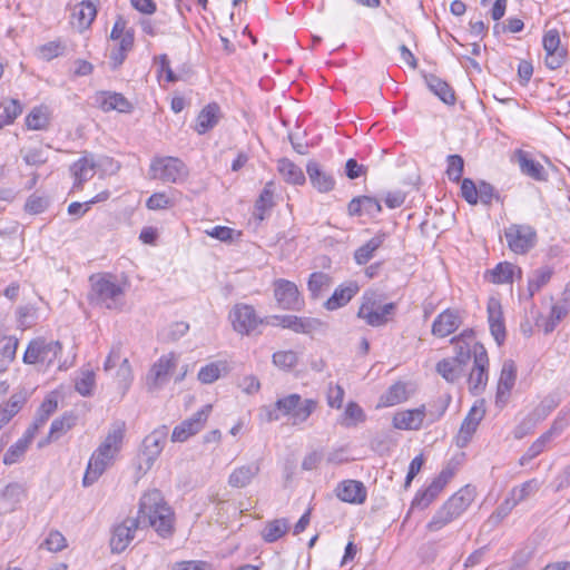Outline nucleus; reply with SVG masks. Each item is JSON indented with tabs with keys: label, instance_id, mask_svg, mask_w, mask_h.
Wrapping results in <instances>:
<instances>
[{
	"label": "nucleus",
	"instance_id": "f257e3e1",
	"mask_svg": "<svg viewBox=\"0 0 570 570\" xmlns=\"http://www.w3.org/2000/svg\"><path fill=\"white\" fill-rule=\"evenodd\" d=\"M140 524L153 527L163 537L171 534L173 512L159 490L153 489L144 493L139 502L138 517L127 518L114 528L110 539L111 551H125Z\"/></svg>",
	"mask_w": 570,
	"mask_h": 570
},
{
	"label": "nucleus",
	"instance_id": "f03ea898",
	"mask_svg": "<svg viewBox=\"0 0 570 570\" xmlns=\"http://www.w3.org/2000/svg\"><path fill=\"white\" fill-rule=\"evenodd\" d=\"M125 438V423L117 422L109 430L105 440L91 454L83 479V487L94 484L106 471V469L114 462L117 454L121 450L122 441Z\"/></svg>",
	"mask_w": 570,
	"mask_h": 570
},
{
	"label": "nucleus",
	"instance_id": "7ed1b4c3",
	"mask_svg": "<svg viewBox=\"0 0 570 570\" xmlns=\"http://www.w3.org/2000/svg\"><path fill=\"white\" fill-rule=\"evenodd\" d=\"M89 283L88 301L91 305L112 311H120L125 306L126 288L112 274H92Z\"/></svg>",
	"mask_w": 570,
	"mask_h": 570
},
{
	"label": "nucleus",
	"instance_id": "20e7f679",
	"mask_svg": "<svg viewBox=\"0 0 570 570\" xmlns=\"http://www.w3.org/2000/svg\"><path fill=\"white\" fill-rule=\"evenodd\" d=\"M474 500V491L464 487L450 497L428 522L426 529L436 532L460 518Z\"/></svg>",
	"mask_w": 570,
	"mask_h": 570
},
{
	"label": "nucleus",
	"instance_id": "39448f33",
	"mask_svg": "<svg viewBox=\"0 0 570 570\" xmlns=\"http://www.w3.org/2000/svg\"><path fill=\"white\" fill-rule=\"evenodd\" d=\"M316 407L317 401L303 399L299 394L293 393L275 402V409L268 412L267 420L277 421L279 411L283 415L288 416L292 425H298L306 422Z\"/></svg>",
	"mask_w": 570,
	"mask_h": 570
},
{
	"label": "nucleus",
	"instance_id": "423d86ee",
	"mask_svg": "<svg viewBox=\"0 0 570 570\" xmlns=\"http://www.w3.org/2000/svg\"><path fill=\"white\" fill-rule=\"evenodd\" d=\"M62 353L60 341L50 340L45 336H37L27 345L22 362L27 365H38L49 368Z\"/></svg>",
	"mask_w": 570,
	"mask_h": 570
},
{
	"label": "nucleus",
	"instance_id": "0eeeda50",
	"mask_svg": "<svg viewBox=\"0 0 570 570\" xmlns=\"http://www.w3.org/2000/svg\"><path fill=\"white\" fill-rule=\"evenodd\" d=\"M149 174L153 179L176 184L184 180L188 173L185 164L180 159L163 156L155 157L151 160Z\"/></svg>",
	"mask_w": 570,
	"mask_h": 570
},
{
	"label": "nucleus",
	"instance_id": "6e6552de",
	"mask_svg": "<svg viewBox=\"0 0 570 570\" xmlns=\"http://www.w3.org/2000/svg\"><path fill=\"white\" fill-rule=\"evenodd\" d=\"M508 247L515 254L523 255L537 244V232L530 225L512 224L504 230Z\"/></svg>",
	"mask_w": 570,
	"mask_h": 570
},
{
	"label": "nucleus",
	"instance_id": "1a4fd4ad",
	"mask_svg": "<svg viewBox=\"0 0 570 570\" xmlns=\"http://www.w3.org/2000/svg\"><path fill=\"white\" fill-rule=\"evenodd\" d=\"M168 436L166 425L155 429L142 441V450L140 454L139 470H149L157 458L160 455Z\"/></svg>",
	"mask_w": 570,
	"mask_h": 570
},
{
	"label": "nucleus",
	"instance_id": "9d476101",
	"mask_svg": "<svg viewBox=\"0 0 570 570\" xmlns=\"http://www.w3.org/2000/svg\"><path fill=\"white\" fill-rule=\"evenodd\" d=\"M489 357L485 347L473 343V367L469 375V387L473 394L481 393L488 383Z\"/></svg>",
	"mask_w": 570,
	"mask_h": 570
},
{
	"label": "nucleus",
	"instance_id": "9b49d317",
	"mask_svg": "<svg viewBox=\"0 0 570 570\" xmlns=\"http://www.w3.org/2000/svg\"><path fill=\"white\" fill-rule=\"evenodd\" d=\"M274 296L281 308L299 311L304 306V299L295 283L278 278L274 282Z\"/></svg>",
	"mask_w": 570,
	"mask_h": 570
},
{
	"label": "nucleus",
	"instance_id": "f8f14e48",
	"mask_svg": "<svg viewBox=\"0 0 570 570\" xmlns=\"http://www.w3.org/2000/svg\"><path fill=\"white\" fill-rule=\"evenodd\" d=\"M484 402H475L468 412L466 416L464 417L460 426V430L455 436V444L459 448L463 449L471 442L472 436L476 432L480 422L484 419Z\"/></svg>",
	"mask_w": 570,
	"mask_h": 570
},
{
	"label": "nucleus",
	"instance_id": "ddd939ff",
	"mask_svg": "<svg viewBox=\"0 0 570 570\" xmlns=\"http://www.w3.org/2000/svg\"><path fill=\"white\" fill-rule=\"evenodd\" d=\"M212 405H204L199 411L194 413L191 417L183 421L174 428L171 433L173 442H185L190 436L198 433L205 425L210 413Z\"/></svg>",
	"mask_w": 570,
	"mask_h": 570
},
{
	"label": "nucleus",
	"instance_id": "4468645a",
	"mask_svg": "<svg viewBox=\"0 0 570 570\" xmlns=\"http://www.w3.org/2000/svg\"><path fill=\"white\" fill-rule=\"evenodd\" d=\"M229 317L233 328L243 335H249L262 323L254 307L247 304L235 305Z\"/></svg>",
	"mask_w": 570,
	"mask_h": 570
},
{
	"label": "nucleus",
	"instance_id": "2eb2a0df",
	"mask_svg": "<svg viewBox=\"0 0 570 570\" xmlns=\"http://www.w3.org/2000/svg\"><path fill=\"white\" fill-rule=\"evenodd\" d=\"M566 426L562 420H556L551 428L540 435L519 459L520 465L528 464L531 460L540 455L547 448V445L558 435L561 434Z\"/></svg>",
	"mask_w": 570,
	"mask_h": 570
},
{
	"label": "nucleus",
	"instance_id": "dca6fc26",
	"mask_svg": "<svg viewBox=\"0 0 570 570\" xmlns=\"http://www.w3.org/2000/svg\"><path fill=\"white\" fill-rule=\"evenodd\" d=\"M273 320L283 328H288L301 334H312L322 330L324 326V323L318 318L299 317L296 315H275Z\"/></svg>",
	"mask_w": 570,
	"mask_h": 570
},
{
	"label": "nucleus",
	"instance_id": "f3484780",
	"mask_svg": "<svg viewBox=\"0 0 570 570\" xmlns=\"http://www.w3.org/2000/svg\"><path fill=\"white\" fill-rule=\"evenodd\" d=\"M177 363L174 353L165 354L151 366L147 375V386L150 391L158 389L168 381L169 372Z\"/></svg>",
	"mask_w": 570,
	"mask_h": 570
},
{
	"label": "nucleus",
	"instance_id": "a211bd4d",
	"mask_svg": "<svg viewBox=\"0 0 570 570\" xmlns=\"http://www.w3.org/2000/svg\"><path fill=\"white\" fill-rule=\"evenodd\" d=\"M487 311L490 332L498 345H501L505 340L507 333L502 305L500 301L495 297H490L488 301Z\"/></svg>",
	"mask_w": 570,
	"mask_h": 570
},
{
	"label": "nucleus",
	"instance_id": "6ab92c4d",
	"mask_svg": "<svg viewBox=\"0 0 570 570\" xmlns=\"http://www.w3.org/2000/svg\"><path fill=\"white\" fill-rule=\"evenodd\" d=\"M451 473H448L445 470H443L438 478H435L429 487L423 490L419 491L413 501V507H419L421 509L428 508L433 500L441 493L445 484L448 483V480L450 478Z\"/></svg>",
	"mask_w": 570,
	"mask_h": 570
},
{
	"label": "nucleus",
	"instance_id": "aec40b11",
	"mask_svg": "<svg viewBox=\"0 0 570 570\" xmlns=\"http://www.w3.org/2000/svg\"><path fill=\"white\" fill-rule=\"evenodd\" d=\"M336 497L347 503L361 504L366 500V488L361 481L345 480L336 487Z\"/></svg>",
	"mask_w": 570,
	"mask_h": 570
},
{
	"label": "nucleus",
	"instance_id": "412c9836",
	"mask_svg": "<svg viewBox=\"0 0 570 570\" xmlns=\"http://www.w3.org/2000/svg\"><path fill=\"white\" fill-rule=\"evenodd\" d=\"M461 325V317L455 309L448 308L440 313L432 324V334L445 337L454 333Z\"/></svg>",
	"mask_w": 570,
	"mask_h": 570
},
{
	"label": "nucleus",
	"instance_id": "4be33fe9",
	"mask_svg": "<svg viewBox=\"0 0 570 570\" xmlns=\"http://www.w3.org/2000/svg\"><path fill=\"white\" fill-rule=\"evenodd\" d=\"M306 173L312 186L320 193H328L334 189V177L330 173L323 170L318 163L309 160L306 165Z\"/></svg>",
	"mask_w": 570,
	"mask_h": 570
},
{
	"label": "nucleus",
	"instance_id": "5701e85b",
	"mask_svg": "<svg viewBox=\"0 0 570 570\" xmlns=\"http://www.w3.org/2000/svg\"><path fill=\"white\" fill-rule=\"evenodd\" d=\"M517 379V366L512 360L504 361L498 382L497 389V403H504L514 386Z\"/></svg>",
	"mask_w": 570,
	"mask_h": 570
},
{
	"label": "nucleus",
	"instance_id": "b1692460",
	"mask_svg": "<svg viewBox=\"0 0 570 570\" xmlns=\"http://www.w3.org/2000/svg\"><path fill=\"white\" fill-rule=\"evenodd\" d=\"M98 107L105 111L117 110L119 112H129L132 108L128 99L118 92L101 91L96 96Z\"/></svg>",
	"mask_w": 570,
	"mask_h": 570
},
{
	"label": "nucleus",
	"instance_id": "393cba45",
	"mask_svg": "<svg viewBox=\"0 0 570 570\" xmlns=\"http://www.w3.org/2000/svg\"><path fill=\"white\" fill-rule=\"evenodd\" d=\"M425 417L424 406L397 412L393 416V426L399 430H419Z\"/></svg>",
	"mask_w": 570,
	"mask_h": 570
},
{
	"label": "nucleus",
	"instance_id": "a878e982",
	"mask_svg": "<svg viewBox=\"0 0 570 570\" xmlns=\"http://www.w3.org/2000/svg\"><path fill=\"white\" fill-rule=\"evenodd\" d=\"M389 238L386 232H377L371 239L354 252V261L357 265L367 264L375 255V252L383 246Z\"/></svg>",
	"mask_w": 570,
	"mask_h": 570
},
{
	"label": "nucleus",
	"instance_id": "bb28decb",
	"mask_svg": "<svg viewBox=\"0 0 570 570\" xmlns=\"http://www.w3.org/2000/svg\"><path fill=\"white\" fill-rule=\"evenodd\" d=\"M473 338L474 333L472 330H469L451 340L455 351V355L451 358L455 360L461 366L466 365L473 354V345L471 346Z\"/></svg>",
	"mask_w": 570,
	"mask_h": 570
},
{
	"label": "nucleus",
	"instance_id": "cd10ccee",
	"mask_svg": "<svg viewBox=\"0 0 570 570\" xmlns=\"http://www.w3.org/2000/svg\"><path fill=\"white\" fill-rule=\"evenodd\" d=\"M220 118V107L216 102L208 104L198 114L194 129L199 135H205L218 124Z\"/></svg>",
	"mask_w": 570,
	"mask_h": 570
},
{
	"label": "nucleus",
	"instance_id": "c85d7f7f",
	"mask_svg": "<svg viewBox=\"0 0 570 570\" xmlns=\"http://www.w3.org/2000/svg\"><path fill=\"white\" fill-rule=\"evenodd\" d=\"M97 16L96 6L91 1H81L72 9L71 24L78 30L88 29Z\"/></svg>",
	"mask_w": 570,
	"mask_h": 570
},
{
	"label": "nucleus",
	"instance_id": "c756f323",
	"mask_svg": "<svg viewBox=\"0 0 570 570\" xmlns=\"http://www.w3.org/2000/svg\"><path fill=\"white\" fill-rule=\"evenodd\" d=\"M358 285L355 282H350L344 285H340L332 296L324 303V307L327 311H335L345 306L351 299L357 294Z\"/></svg>",
	"mask_w": 570,
	"mask_h": 570
},
{
	"label": "nucleus",
	"instance_id": "7c9ffc66",
	"mask_svg": "<svg viewBox=\"0 0 570 570\" xmlns=\"http://www.w3.org/2000/svg\"><path fill=\"white\" fill-rule=\"evenodd\" d=\"M261 466L258 462L238 466L233 470L228 478V484L232 488L242 489L247 487L253 479L259 473Z\"/></svg>",
	"mask_w": 570,
	"mask_h": 570
},
{
	"label": "nucleus",
	"instance_id": "2f4dec72",
	"mask_svg": "<svg viewBox=\"0 0 570 570\" xmlns=\"http://www.w3.org/2000/svg\"><path fill=\"white\" fill-rule=\"evenodd\" d=\"M517 157L520 170L523 175L538 181H546L548 179V173L544 167L539 161L531 158L528 153L519 150Z\"/></svg>",
	"mask_w": 570,
	"mask_h": 570
},
{
	"label": "nucleus",
	"instance_id": "473e14b6",
	"mask_svg": "<svg viewBox=\"0 0 570 570\" xmlns=\"http://www.w3.org/2000/svg\"><path fill=\"white\" fill-rule=\"evenodd\" d=\"M96 164L92 158L82 157L70 167L75 178L73 189H81L83 184L91 179L95 175Z\"/></svg>",
	"mask_w": 570,
	"mask_h": 570
},
{
	"label": "nucleus",
	"instance_id": "72a5a7b5",
	"mask_svg": "<svg viewBox=\"0 0 570 570\" xmlns=\"http://www.w3.org/2000/svg\"><path fill=\"white\" fill-rule=\"evenodd\" d=\"M28 400L24 391L11 395L8 402L0 405V430L17 415Z\"/></svg>",
	"mask_w": 570,
	"mask_h": 570
},
{
	"label": "nucleus",
	"instance_id": "f704fd0d",
	"mask_svg": "<svg viewBox=\"0 0 570 570\" xmlns=\"http://www.w3.org/2000/svg\"><path fill=\"white\" fill-rule=\"evenodd\" d=\"M424 81L428 88L438 96L444 104L454 105L455 104V94L451 86L439 78L435 75H424Z\"/></svg>",
	"mask_w": 570,
	"mask_h": 570
},
{
	"label": "nucleus",
	"instance_id": "c9c22d12",
	"mask_svg": "<svg viewBox=\"0 0 570 570\" xmlns=\"http://www.w3.org/2000/svg\"><path fill=\"white\" fill-rule=\"evenodd\" d=\"M277 170L288 184L303 185L305 183V175L301 167L288 158H282L277 161Z\"/></svg>",
	"mask_w": 570,
	"mask_h": 570
},
{
	"label": "nucleus",
	"instance_id": "e433bc0d",
	"mask_svg": "<svg viewBox=\"0 0 570 570\" xmlns=\"http://www.w3.org/2000/svg\"><path fill=\"white\" fill-rule=\"evenodd\" d=\"M515 271L519 276L521 275V269L514 266L509 262L499 263L493 269L489 271V279L494 284H507L513 281V276Z\"/></svg>",
	"mask_w": 570,
	"mask_h": 570
},
{
	"label": "nucleus",
	"instance_id": "4c0bfd02",
	"mask_svg": "<svg viewBox=\"0 0 570 570\" xmlns=\"http://www.w3.org/2000/svg\"><path fill=\"white\" fill-rule=\"evenodd\" d=\"M76 421L77 416L71 412L65 413L62 416L53 420L50 426L48 441L58 440L76 425Z\"/></svg>",
	"mask_w": 570,
	"mask_h": 570
},
{
	"label": "nucleus",
	"instance_id": "58836bf2",
	"mask_svg": "<svg viewBox=\"0 0 570 570\" xmlns=\"http://www.w3.org/2000/svg\"><path fill=\"white\" fill-rule=\"evenodd\" d=\"M540 487L541 483L537 479H531L520 485L513 487L508 495L514 501L515 504H519L531 495L535 494Z\"/></svg>",
	"mask_w": 570,
	"mask_h": 570
},
{
	"label": "nucleus",
	"instance_id": "ea45409f",
	"mask_svg": "<svg viewBox=\"0 0 570 570\" xmlns=\"http://www.w3.org/2000/svg\"><path fill=\"white\" fill-rule=\"evenodd\" d=\"M396 309L395 303H387L381 305L375 312H367L366 318L364 320L367 325L373 327H379L385 325L390 317L394 314Z\"/></svg>",
	"mask_w": 570,
	"mask_h": 570
},
{
	"label": "nucleus",
	"instance_id": "a19ab883",
	"mask_svg": "<svg viewBox=\"0 0 570 570\" xmlns=\"http://www.w3.org/2000/svg\"><path fill=\"white\" fill-rule=\"evenodd\" d=\"M289 529L288 521L286 519H275L266 523L262 537L268 542H275L287 533Z\"/></svg>",
	"mask_w": 570,
	"mask_h": 570
},
{
	"label": "nucleus",
	"instance_id": "79ce46f5",
	"mask_svg": "<svg viewBox=\"0 0 570 570\" xmlns=\"http://www.w3.org/2000/svg\"><path fill=\"white\" fill-rule=\"evenodd\" d=\"M436 372L448 382L453 383L458 381L462 373L463 366L455 362V360L443 358L436 364Z\"/></svg>",
	"mask_w": 570,
	"mask_h": 570
},
{
	"label": "nucleus",
	"instance_id": "37998d69",
	"mask_svg": "<svg viewBox=\"0 0 570 570\" xmlns=\"http://www.w3.org/2000/svg\"><path fill=\"white\" fill-rule=\"evenodd\" d=\"M26 126L31 130H45L49 126V112L46 107H35L26 117Z\"/></svg>",
	"mask_w": 570,
	"mask_h": 570
},
{
	"label": "nucleus",
	"instance_id": "c03bdc74",
	"mask_svg": "<svg viewBox=\"0 0 570 570\" xmlns=\"http://www.w3.org/2000/svg\"><path fill=\"white\" fill-rule=\"evenodd\" d=\"M331 277L323 272H314L309 275L307 287L312 298L316 299L324 289L331 286Z\"/></svg>",
	"mask_w": 570,
	"mask_h": 570
},
{
	"label": "nucleus",
	"instance_id": "a18cd8bd",
	"mask_svg": "<svg viewBox=\"0 0 570 570\" xmlns=\"http://www.w3.org/2000/svg\"><path fill=\"white\" fill-rule=\"evenodd\" d=\"M551 276L552 271L549 267L535 269L528 281L529 297H533L537 292L548 284Z\"/></svg>",
	"mask_w": 570,
	"mask_h": 570
},
{
	"label": "nucleus",
	"instance_id": "49530a36",
	"mask_svg": "<svg viewBox=\"0 0 570 570\" xmlns=\"http://www.w3.org/2000/svg\"><path fill=\"white\" fill-rule=\"evenodd\" d=\"M407 397L406 387L403 383H395L381 396V404L384 406H393Z\"/></svg>",
	"mask_w": 570,
	"mask_h": 570
},
{
	"label": "nucleus",
	"instance_id": "de8ad7c7",
	"mask_svg": "<svg viewBox=\"0 0 570 570\" xmlns=\"http://www.w3.org/2000/svg\"><path fill=\"white\" fill-rule=\"evenodd\" d=\"M37 51L42 60L50 61L65 55L66 45L61 40H53L41 45Z\"/></svg>",
	"mask_w": 570,
	"mask_h": 570
},
{
	"label": "nucleus",
	"instance_id": "09e8293b",
	"mask_svg": "<svg viewBox=\"0 0 570 570\" xmlns=\"http://www.w3.org/2000/svg\"><path fill=\"white\" fill-rule=\"evenodd\" d=\"M224 362H213L203 366L198 372V380L203 384H212L220 377L222 371L225 370Z\"/></svg>",
	"mask_w": 570,
	"mask_h": 570
},
{
	"label": "nucleus",
	"instance_id": "8fccbe9b",
	"mask_svg": "<svg viewBox=\"0 0 570 570\" xmlns=\"http://www.w3.org/2000/svg\"><path fill=\"white\" fill-rule=\"evenodd\" d=\"M272 185H273L272 183H268V184L265 185V187L262 190L258 199L255 203L256 216L261 220L264 219L265 212L271 209L273 207V205H274V203H273L274 194H273V190H272Z\"/></svg>",
	"mask_w": 570,
	"mask_h": 570
},
{
	"label": "nucleus",
	"instance_id": "3c124183",
	"mask_svg": "<svg viewBox=\"0 0 570 570\" xmlns=\"http://www.w3.org/2000/svg\"><path fill=\"white\" fill-rule=\"evenodd\" d=\"M206 234L227 244L238 240L242 236L240 230H236L227 226H215L212 229L206 230Z\"/></svg>",
	"mask_w": 570,
	"mask_h": 570
},
{
	"label": "nucleus",
	"instance_id": "603ef678",
	"mask_svg": "<svg viewBox=\"0 0 570 570\" xmlns=\"http://www.w3.org/2000/svg\"><path fill=\"white\" fill-rule=\"evenodd\" d=\"M446 175L451 181L459 183L463 175L464 160L460 155H449L446 158Z\"/></svg>",
	"mask_w": 570,
	"mask_h": 570
},
{
	"label": "nucleus",
	"instance_id": "864d4df0",
	"mask_svg": "<svg viewBox=\"0 0 570 570\" xmlns=\"http://www.w3.org/2000/svg\"><path fill=\"white\" fill-rule=\"evenodd\" d=\"M364 420L365 414L362 407L355 402L347 403L342 424L350 428L363 422Z\"/></svg>",
	"mask_w": 570,
	"mask_h": 570
},
{
	"label": "nucleus",
	"instance_id": "5fc2aeb1",
	"mask_svg": "<svg viewBox=\"0 0 570 570\" xmlns=\"http://www.w3.org/2000/svg\"><path fill=\"white\" fill-rule=\"evenodd\" d=\"M569 309L566 304H554L551 307L550 316L544 324V333H551L554 331L559 322H561L568 314Z\"/></svg>",
	"mask_w": 570,
	"mask_h": 570
},
{
	"label": "nucleus",
	"instance_id": "6e6d98bb",
	"mask_svg": "<svg viewBox=\"0 0 570 570\" xmlns=\"http://www.w3.org/2000/svg\"><path fill=\"white\" fill-rule=\"evenodd\" d=\"M41 547L50 552H59L67 548V540L60 531L51 530Z\"/></svg>",
	"mask_w": 570,
	"mask_h": 570
},
{
	"label": "nucleus",
	"instance_id": "4d7b16f0",
	"mask_svg": "<svg viewBox=\"0 0 570 570\" xmlns=\"http://www.w3.org/2000/svg\"><path fill=\"white\" fill-rule=\"evenodd\" d=\"M298 362V356L294 351H278L273 354V363L283 370L293 368Z\"/></svg>",
	"mask_w": 570,
	"mask_h": 570
},
{
	"label": "nucleus",
	"instance_id": "13d9d810",
	"mask_svg": "<svg viewBox=\"0 0 570 570\" xmlns=\"http://www.w3.org/2000/svg\"><path fill=\"white\" fill-rule=\"evenodd\" d=\"M2 114L12 124L22 112V105L18 99L4 98L0 102Z\"/></svg>",
	"mask_w": 570,
	"mask_h": 570
},
{
	"label": "nucleus",
	"instance_id": "bf43d9fd",
	"mask_svg": "<svg viewBox=\"0 0 570 570\" xmlns=\"http://www.w3.org/2000/svg\"><path fill=\"white\" fill-rule=\"evenodd\" d=\"M28 448H29V444H27L24 440L19 439L6 452V454L3 456V463L6 465L14 464L26 453Z\"/></svg>",
	"mask_w": 570,
	"mask_h": 570
},
{
	"label": "nucleus",
	"instance_id": "052dcab7",
	"mask_svg": "<svg viewBox=\"0 0 570 570\" xmlns=\"http://www.w3.org/2000/svg\"><path fill=\"white\" fill-rule=\"evenodd\" d=\"M58 402L55 397H46L37 412L35 422L43 426L49 416L56 412Z\"/></svg>",
	"mask_w": 570,
	"mask_h": 570
},
{
	"label": "nucleus",
	"instance_id": "680f3d73",
	"mask_svg": "<svg viewBox=\"0 0 570 570\" xmlns=\"http://www.w3.org/2000/svg\"><path fill=\"white\" fill-rule=\"evenodd\" d=\"M49 206V199L45 196L32 194L24 204V210L31 215L43 213Z\"/></svg>",
	"mask_w": 570,
	"mask_h": 570
},
{
	"label": "nucleus",
	"instance_id": "e2e57ef3",
	"mask_svg": "<svg viewBox=\"0 0 570 570\" xmlns=\"http://www.w3.org/2000/svg\"><path fill=\"white\" fill-rule=\"evenodd\" d=\"M95 387V374L91 371H86L77 379L75 389L82 396L92 394Z\"/></svg>",
	"mask_w": 570,
	"mask_h": 570
},
{
	"label": "nucleus",
	"instance_id": "0e129e2a",
	"mask_svg": "<svg viewBox=\"0 0 570 570\" xmlns=\"http://www.w3.org/2000/svg\"><path fill=\"white\" fill-rule=\"evenodd\" d=\"M381 306L377 295L374 292H366L363 295V302L358 308L357 316L362 320L366 318L367 312H375Z\"/></svg>",
	"mask_w": 570,
	"mask_h": 570
},
{
	"label": "nucleus",
	"instance_id": "69168bd1",
	"mask_svg": "<svg viewBox=\"0 0 570 570\" xmlns=\"http://www.w3.org/2000/svg\"><path fill=\"white\" fill-rule=\"evenodd\" d=\"M493 199L499 200L500 195L490 183L481 180L478 185V202L480 200L484 205H490Z\"/></svg>",
	"mask_w": 570,
	"mask_h": 570
},
{
	"label": "nucleus",
	"instance_id": "338daca9",
	"mask_svg": "<svg viewBox=\"0 0 570 570\" xmlns=\"http://www.w3.org/2000/svg\"><path fill=\"white\" fill-rule=\"evenodd\" d=\"M21 154L29 166H40L47 161V156L41 148L21 149Z\"/></svg>",
	"mask_w": 570,
	"mask_h": 570
},
{
	"label": "nucleus",
	"instance_id": "774afa93",
	"mask_svg": "<svg viewBox=\"0 0 570 570\" xmlns=\"http://www.w3.org/2000/svg\"><path fill=\"white\" fill-rule=\"evenodd\" d=\"M461 196L470 205L478 204V186L471 178H463L461 183Z\"/></svg>",
	"mask_w": 570,
	"mask_h": 570
}]
</instances>
